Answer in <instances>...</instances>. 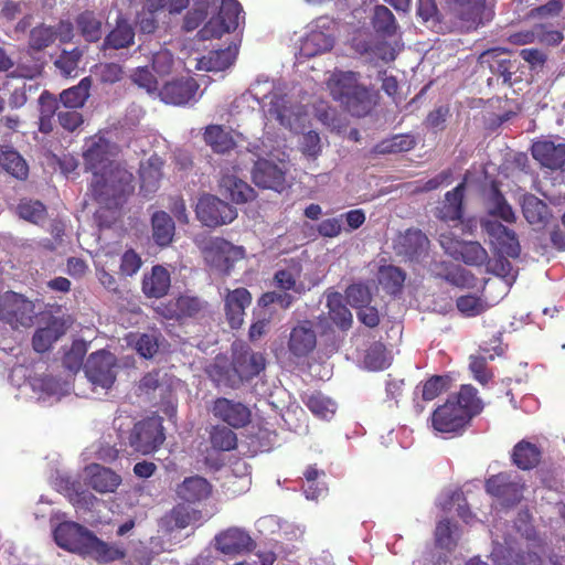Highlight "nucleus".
Instances as JSON below:
<instances>
[{
  "label": "nucleus",
  "mask_w": 565,
  "mask_h": 565,
  "mask_svg": "<svg viewBox=\"0 0 565 565\" xmlns=\"http://www.w3.org/2000/svg\"><path fill=\"white\" fill-rule=\"evenodd\" d=\"M210 443L215 450L231 451L237 446V436L231 428L216 425L210 431Z\"/></svg>",
  "instance_id": "obj_51"
},
{
  "label": "nucleus",
  "mask_w": 565,
  "mask_h": 565,
  "mask_svg": "<svg viewBox=\"0 0 565 565\" xmlns=\"http://www.w3.org/2000/svg\"><path fill=\"white\" fill-rule=\"evenodd\" d=\"M330 320L342 331H348L353 323V317L349 308L342 302L339 295L328 298Z\"/></svg>",
  "instance_id": "obj_48"
},
{
  "label": "nucleus",
  "mask_w": 565,
  "mask_h": 565,
  "mask_svg": "<svg viewBox=\"0 0 565 565\" xmlns=\"http://www.w3.org/2000/svg\"><path fill=\"white\" fill-rule=\"evenodd\" d=\"M349 303L358 310L371 302L372 296L369 288L362 284H353L345 290Z\"/></svg>",
  "instance_id": "obj_57"
},
{
  "label": "nucleus",
  "mask_w": 565,
  "mask_h": 565,
  "mask_svg": "<svg viewBox=\"0 0 565 565\" xmlns=\"http://www.w3.org/2000/svg\"><path fill=\"white\" fill-rule=\"evenodd\" d=\"M416 145L414 136L409 134H399L393 136L391 139L383 140L376 146L379 153H397L409 151Z\"/></svg>",
  "instance_id": "obj_52"
},
{
  "label": "nucleus",
  "mask_w": 565,
  "mask_h": 565,
  "mask_svg": "<svg viewBox=\"0 0 565 565\" xmlns=\"http://www.w3.org/2000/svg\"><path fill=\"white\" fill-rule=\"evenodd\" d=\"M152 237L159 246H168L174 236V222L164 211H158L152 215Z\"/></svg>",
  "instance_id": "obj_35"
},
{
  "label": "nucleus",
  "mask_w": 565,
  "mask_h": 565,
  "mask_svg": "<svg viewBox=\"0 0 565 565\" xmlns=\"http://www.w3.org/2000/svg\"><path fill=\"white\" fill-rule=\"evenodd\" d=\"M202 254L209 266L228 274L234 263L243 258L244 249L222 237H213L204 244Z\"/></svg>",
  "instance_id": "obj_10"
},
{
  "label": "nucleus",
  "mask_w": 565,
  "mask_h": 565,
  "mask_svg": "<svg viewBox=\"0 0 565 565\" xmlns=\"http://www.w3.org/2000/svg\"><path fill=\"white\" fill-rule=\"evenodd\" d=\"M128 439L137 452L148 455L156 451L164 441L162 418L153 416L136 423Z\"/></svg>",
  "instance_id": "obj_7"
},
{
  "label": "nucleus",
  "mask_w": 565,
  "mask_h": 565,
  "mask_svg": "<svg viewBox=\"0 0 565 565\" xmlns=\"http://www.w3.org/2000/svg\"><path fill=\"white\" fill-rule=\"evenodd\" d=\"M212 487L210 482L200 476L185 478L177 488V494L186 502H198L207 499Z\"/></svg>",
  "instance_id": "obj_31"
},
{
  "label": "nucleus",
  "mask_w": 565,
  "mask_h": 565,
  "mask_svg": "<svg viewBox=\"0 0 565 565\" xmlns=\"http://www.w3.org/2000/svg\"><path fill=\"white\" fill-rule=\"evenodd\" d=\"M200 519V512L189 507L179 504L170 513V520L173 527L182 530L196 522Z\"/></svg>",
  "instance_id": "obj_55"
},
{
  "label": "nucleus",
  "mask_w": 565,
  "mask_h": 565,
  "mask_svg": "<svg viewBox=\"0 0 565 565\" xmlns=\"http://www.w3.org/2000/svg\"><path fill=\"white\" fill-rule=\"evenodd\" d=\"M333 44L334 39L332 35L326 34L319 30H313L302 40L300 51L305 56L311 57L330 51Z\"/></svg>",
  "instance_id": "obj_37"
},
{
  "label": "nucleus",
  "mask_w": 565,
  "mask_h": 565,
  "mask_svg": "<svg viewBox=\"0 0 565 565\" xmlns=\"http://www.w3.org/2000/svg\"><path fill=\"white\" fill-rule=\"evenodd\" d=\"M319 476H324V471L318 470L317 467L308 466L303 472V477L307 481V486L305 488V495L307 499L317 500L320 495H322L327 491V487L321 488H312V483H315Z\"/></svg>",
  "instance_id": "obj_62"
},
{
  "label": "nucleus",
  "mask_w": 565,
  "mask_h": 565,
  "mask_svg": "<svg viewBox=\"0 0 565 565\" xmlns=\"http://www.w3.org/2000/svg\"><path fill=\"white\" fill-rule=\"evenodd\" d=\"M316 324L311 320H301L295 324L289 333L287 348L289 353L298 359L307 358L317 347Z\"/></svg>",
  "instance_id": "obj_15"
},
{
  "label": "nucleus",
  "mask_w": 565,
  "mask_h": 565,
  "mask_svg": "<svg viewBox=\"0 0 565 565\" xmlns=\"http://www.w3.org/2000/svg\"><path fill=\"white\" fill-rule=\"evenodd\" d=\"M253 182L263 189L281 192L286 186V171L267 159H258L252 170Z\"/></svg>",
  "instance_id": "obj_20"
},
{
  "label": "nucleus",
  "mask_w": 565,
  "mask_h": 565,
  "mask_svg": "<svg viewBox=\"0 0 565 565\" xmlns=\"http://www.w3.org/2000/svg\"><path fill=\"white\" fill-rule=\"evenodd\" d=\"M225 316L232 329H238L244 322L245 309L252 302V295L246 288H236L225 296Z\"/></svg>",
  "instance_id": "obj_22"
},
{
  "label": "nucleus",
  "mask_w": 565,
  "mask_h": 565,
  "mask_svg": "<svg viewBox=\"0 0 565 565\" xmlns=\"http://www.w3.org/2000/svg\"><path fill=\"white\" fill-rule=\"evenodd\" d=\"M87 484L99 493L115 492L121 482V478L115 471L98 463L86 468Z\"/></svg>",
  "instance_id": "obj_25"
},
{
  "label": "nucleus",
  "mask_w": 565,
  "mask_h": 565,
  "mask_svg": "<svg viewBox=\"0 0 565 565\" xmlns=\"http://www.w3.org/2000/svg\"><path fill=\"white\" fill-rule=\"evenodd\" d=\"M547 205L535 196H530L524 201L523 215L532 224H541L546 218Z\"/></svg>",
  "instance_id": "obj_54"
},
{
  "label": "nucleus",
  "mask_w": 565,
  "mask_h": 565,
  "mask_svg": "<svg viewBox=\"0 0 565 565\" xmlns=\"http://www.w3.org/2000/svg\"><path fill=\"white\" fill-rule=\"evenodd\" d=\"M92 79L89 76L84 77L75 86L61 92L58 96L60 103L70 109L82 108L89 97Z\"/></svg>",
  "instance_id": "obj_34"
},
{
  "label": "nucleus",
  "mask_w": 565,
  "mask_h": 565,
  "mask_svg": "<svg viewBox=\"0 0 565 565\" xmlns=\"http://www.w3.org/2000/svg\"><path fill=\"white\" fill-rule=\"evenodd\" d=\"M211 412L216 419L235 429L247 426L252 420V412L245 404L226 397H217Z\"/></svg>",
  "instance_id": "obj_17"
},
{
  "label": "nucleus",
  "mask_w": 565,
  "mask_h": 565,
  "mask_svg": "<svg viewBox=\"0 0 565 565\" xmlns=\"http://www.w3.org/2000/svg\"><path fill=\"white\" fill-rule=\"evenodd\" d=\"M200 88L195 78L180 77L167 82L160 89L159 96L166 104L173 106H185L196 102V94Z\"/></svg>",
  "instance_id": "obj_14"
},
{
  "label": "nucleus",
  "mask_w": 565,
  "mask_h": 565,
  "mask_svg": "<svg viewBox=\"0 0 565 565\" xmlns=\"http://www.w3.org/2000/svg\"><path fill=\"white\" fill-rule=\"evenodd\" d=\"M446 15L462 32L476 31L493 19L486 0H445Z\"/></svg>",
  "instance_id": "obj_5"
},
{
  "label": "nucleus",
  "mask_w": 565,
  "mask_h": 565,
  "mask_svg": "<svg viewBox=\"0 0 565 565\" xmlns=\"http://www.w3.org/2000/svg\"><path fill=\"white\" fill-rule=\"evenodd\" d=\"M266 367V358L255 352L243 341H234L231 345V361L217 355L206 369L209 377L217 385L238 388L244 382L258 376Z\"/></svg>",
  "instance_id": "obj_1"
},
{
  "label": "nucleus",
  "mask_w": 565,
  "mask_h": 565,
  "mask_svg": "<svg viewBox=\"0 0 565 565\" xmlns=\"http://www.w3.org/2000/svg\"><path fill=\"white\" fill-rule=\"evenodd\" d=\"M440 244L451 257L470 266H481L488 259L487 250L478 242L455 241L443 235Z\"/></svg>",
  "instance_id": "obj_18"
},
{
  "label": "nucleus",
  "mask_w": 565,
  "mask_h": 565,
  "mask_svg": "<svg viewBox=\"0 0 565 565\" xmlns=\"http://www.w3.org/2000/svg\"><path fill=\"white\" fill-rule=\"evenodd\" d=\"M430 242L418 228H408L395 242L396 254L409 262L420 263L429 253Z\"/></svg>",
  "instance_id": "obj_16"
},
{
  "label": "nucleus",
  "mask_w": 565,
  "mask_h": 565,
  "mask_svg": "<svg viewBox=\"0 0 565 565\" xmlns=\"http://www.w3.org/2000/svg\"><path fill=\"white\" fill-rule=\"evenodd\" d=\"M34 316V303L23 295L7 291L0 297V320L13 329L31 327Z\"/></svg>",
  "instance_id": "obj_6"
},
{
  "label": "nucleus",
  "mask_w": 565,
  "mask_h": 565,
  "mask_svg": "<svg viewBox=\"0 0 565 565\" xmlns=\"http://www.w3.org/2000/svg\"><path fill=\"white\" fill-rule=\"evenodd\" d=\"M17 214L33 224H39L46 217V207L39 200L22 199L17 206Z\"/></svg>",
  "instance_id": "obj_50"
},
{
  "label": "nucleus",
  "mask_w": 565,
  "mask_h": 565,
  "mask_svg": "<svg viewBox=\"0 0 565 565\" xmlns=\"http://www.w3.org/2000/svg\"><path fill=\"white\" fill-rule=\"evenodd\" d=\"M507 51L502 47H493L480 55L481 63H488L492 74L502 77L503 83L512 86V74L515 63L509 58H499Z\"/></svg>",
  "instance_id": "obj_30"
},
{
  "label": "nucleus",
  "mask_w": 565,
  "mask_h": 565,
  "mask_svg": "<svg viewBox=\"0 0 565 565\" xmlns=\"http://www.w3.org/2000/svg\"><path fill=\"white\" fill-rule=\"evenodd\" d=\"M57 39V31L54 26L40 24L30 31L29 46L31 50L40 52L52 45Z\"/></svg>",
  "instance_id": "obj_49"
},
{
  "label": "nucleus",
  "mask_w": 565,
  "mask_h": 565,
  "mask_svg": "<svg viewBox=\"0 0 565 565\" xmlns=\"http://www.w3.org/2000/svg\"><path fill=\"white\" fill-rule=\"evenodd\" d=\"M466 184L459 183L445 195V204L443 207L444 217L450 221H458L462 217V203Z\"/></svg>",
  "instance_id": "obj_47"
},
{
  "label": "nucleus",
  "mask_w": 565,
  "mask_h": 565,
  "mask_svg": "<svg viewBox=\"0 0 565 565\" xmlns=\"http://www.w3.org/2000/svg\"><path fill=\"white\" fill-rule=\"evenodd\" d=\"M511 458L519 469L531 470L541 462L542 451L535 444L521 440L513 447Z\"/></svg>",
  "instance_id": "obj_32"
},
{
  "label": "nucleus",
  "mask_w": 565,
  "mask_h": 565,
  "mask_svg": "<svg viewBox=\"0 0 565 565\" xmlns=\"http://www.w3.org/2000/svg\"><path fill=\"white\" fill-rule=\"evenodd\" d=\"M406 273L394 265L382 266L379 271V280L383 288L392 295L398 294L405 282Z\"/></svg>",
  "instance_id": "obj_42"
},
{
  "label": "nucleus",
  "mask_w": 565,
  "mask_h": 565,
  "mask_svg": "<svg viewBox=\"0 0 565 565\" xmlns=\"http://www.w3.org/2000/svg\"><path fill=\"white\" fill-rule=\"evenodd\" d=\"M76 25L87 42H97L102 39V21L93 11H84L76 18Z\"/></svg>",
  "instance_id": "obj_41"
},
{
  "label": "nucleus",
  "mask_w": 565,
  "mask_h": 565,
  "mask_svg": "<svg viewBox=\"0 0 565 565\" xmlns=\"http://www.w3.org/2000/svg\"><path fill=\"white\" fill-rule=\"evenodd\" d=\"M302 402L313 415L323 419L333 416L337 409L335 403L319 391L307 394Z\"/></svg>",
  "instance_id": "obj_39"
},
{
  "label": "nucleus",
  "mask_w": 565,
  "mask_h": 565,
  "mask_svg": "<svg viewBox=\"0 0 565 565\" xmlns=\"http://www.w3.org/2000/svg\"><path fill=\"white\" fill-rule=\"evenodd\" d=\"M564 35L559 30L552 29L547 24H535V42L547 46H556L562 43Z\"/></svg>",
  "instance_id": "obj_58"
},
{
  "label": "nucleus",
  "mask_w": 565,
  "mask_h": 565,
  "mask_svg": "<svg viewBox=\"0 0 565 565\" xmlns=\"http://www.w3.org/2000/svg\"><path fill=\"white\" fill-rule=\"evenodd\" d=\"M268 114L275 117L281 125H285L290 114L287 96L273 94L269 100Z\"/></svg>",
  "instance_id": "obj_61"
},
{
  "label": "nucleus",
  "mask_w": 565,
  "mask_h": 565,
  "mask_svg": "<svg viewBox=\"0 0 565 565\" xmlns=\"http://www.w3.org/2000/svg\"><path fill=\"white\" fill-rule=\"evenodd\" d=\"M469 369L473 379L482 385L488 384L493 376L492 372L488 369L487 359L481 355L470 356Z\"/></svg>",
  "instance_id": "obj_63"
},
{
  "label": "nucleus",
  "mask_w": 565,
  "mask_h": 565,
  "mask_svg": "<svg viewBox=\"0 0 565 565\" xmlns=\"http://www.w3.org/2000/svg\"><path fill=\"white\" fill-rule=\"evenodd\" d=\"M171 286L169 271L161 265L152 267L151 271L143 275L142 292L148 298L159 299L166 296Z\"/></svg>",
  "instance_id": "obj_26"
},
{
  "label": "nucleus",
  "mask_w": 565,
  "mask_h": 565,
  "mask_svg": "<svg viewBox=\"0 0 565 565\" xmlns=\"http://www.w3.org/2000/svg\"><path fill=\"white\" fill-rule=\"evenodd\" d=\"M448 399L456 405L465 416H468L470 422L481 414L484 408L483 401L479 396L478 390L471 384L461 385L458 392L448 396Z\"/></svg>",
  "instance_id": "obj_23"
},
{
  "label": "nucleus",
  "mask_w": 565,
  "mask_h": 565,
  "mask_svg": "<svg viewBox=\"0 0 565 565\" xmlns=\"http://www.w3.org/2000/svg\"><path fill=\"white\" fill-rule=\"evenodd\" d=\"M242 7L236 0H223L218 14L212 18L201 30L204 39L221 38L224 33L235 31L238 26Z\"/></svg>",
  "instance_id": "obj_13"
},
{
  "label": "nucleus",
  "mask_w": 565,
  "mask_h": 565,
  "mask_svg": "<svg viewBox=\"0 0 565 565\" xmlns=\"http://www.w3.org/2000/svg\"><path fill=\"white\" fill-rule=\"evenodd\" d=\"M111 143L104 137H98L84 151V160L87 169L95 172H103L111 162L109 160Z\"/></svg>",
  "instance_id": "obj_28"
},
{
  "label": "nucleus",
  "mask_w": 565,
  "mask_h": 565,
  "mask_svg": "<svg viewBox=\"0 0 565 565\" xmlns=\"http://www.w3.org/2000/svg\"><path fill=\"white\" fill-rule=\"evenodd\" d=\"M163 164V160L157 154L140 164V190L145 192V195L154 193L159 189Z\"/></svg>",
  "instance_id": "obj_29"
},
{
  "label": "nucleus",
  "mask_w": 565,
  "mask_h": 565,
  "mask_svg": "<svg viewBox=\"0 0 565 565\" xmlns=\"http://www.w3.org/2000/svg\"><path fill=\"white\" fill-rule=\"evenodd\" d=\"M81 57L82 52L78 49L63 51L55 61V65L65 76H71L77 70Z\"/></svg>",
  "instance_id": "obj_59"
},
{
  "label": "nucleus",
  "mask_w": 565,
  "mask_h": 565,
  "mask_svg": "<svg viewBox=\"0 0 565 565\" xmlns=\"http://www.w3.org/2000/svg\"><path fill=\"white\" fill-rule=\"evenodd\" d=\"M236 58V50L227 46L226 49L211 51L204 56L202 63L209 72H221L228 68Z\"/></svg>",
  "instance_id": "obj_45"
},
{
  "label": "nucleus",
  "mask_w": 565,
  "mask_h": 565,
  "mask_svg": "<svg viewBox=\"0 0 565 565\" xmlns=\"http://www.w3.org/2000/svg\"><path fill=\"white\" fill-rule=\"evenodd\" d=\"M215 541L217 550L224 554H241L255 547L248 533L239 529H228L218 534Z\"/></svg>",
  "instance_id": "obj_24"
},
{
  "label": "nucleus",
  "mask_w": 565,
  "mask_h": 565,
  "mask_svg": "<svg viewBox=\"0 0 565 565\" xmlns=\"http://www.w3.org/2000/svg\"><path fill=\"white\" fill-rule=\"evenodd\" d=\"M141 264L140 256L134 249L126 250L120 259V275L126 277L134 276L140 269Z\"/></svg>",
  "instance_id": "obj_64"
},
{
  "label": "nucleus",
  "mask_w": 565,
  "mask_h": 565,
  "mask_svg": "<svg viewBox=\"0 0 565 565\" xmlns=\"http://www.w3.org/2000/svg\"><path fill=\"white\" fill-rule=\"evenodd\" d=\"M532 157L544 168L563 170L565 167V143L551 140H539L532 145Z\"/></svg>",
  "instance_id": "obj_21"
},
{
  "label": "nucleus",
  "mask_w": 565,
  "mask_h": 565,
  "mask_svg": "<svg viewBox=\"0 0 565 565\" xmlns=\"http://www.w3.org/2000/svg\"><path fill=\"white\" fill-rule=\"evenodd\" d=\"M220 188L223 195L237 204L249 202L256 198L255 190L234 174L222 175Z\"/></svg>",
  "instance_id": "obj_27"
},
{
  "label": "nucleus",
  "mask_w": 565,
  "mask_h": 565,
  "mask_svg": "<svg viewBox=\"0 0 565 565\" xmlns=\"http://www.w3.org/2000/svg\"><path fill=\"white\" fill-rule=\"evenodd\" d=\"M449 376L447 375H433L424 382H420L415 390V395H420L422 401L431 402L437 398L443 392L447 391Z\"/></svg>",
  "instance_id": "obj_43"
},
{
  "label": "nucleus",
  "mask_w": 565,
  "mask_h": 565,
  "mask_svg": "<svg viewBox=\"0 0 565 565\" xmlns=\"http://www.w3.org/2000/svg\"><path fill=\"white\" fill-rule=\"evenodd\" d=\"M487 493L497 498L503 505L512 507L523 499L525 484L520 476L513 472H499L486 480Z\"/></svg>",
  "instance_id": "obj_8"
},
{
  "label": "nucleus",
  "mask_w": 565,
  "mask_h": 565,
  "mask_svg": "<svg viewBox=\"0 0 565 565\" xmlns=\"http://www.w3.org/2000/svg\"><path fill=\"white\" fill-rule=\"evenodd\" d=\"M360 74L353 71L334 72L327 82L332 98L354 117H365L376 105L370 88L359 83Z\"/></svg>",
  "instance_id": "obj_4"
},
{
  "label": "nucleus",
  "mask_w": 565,
  "mask_h": 565,
  "mask_svg": "<svg viewBox=\"0 0 565 565\" xmlns=\"http://www.w3.org/2000/svg\"><path fill=\"white\" fill-rule=\"evenodd\" d=\"M135 349L140 356L151 359L159 350V337L154 333H142L138 337Z\"/></svg>",
  "instance_id": "obj_60"
},
{
  "label": "nucleus",
  "mask_w": 565,
  "mask_h": 565,
  "mask_svg": "<svg viewBox=\"0 0 565 565\" xmlns=\"http://www.w3.org/2000/svg\"><path fill=\"white\" fill-rule=\"evenodd\" d=\"M372 25L375 32L384 38L394 36L398 28L394 14L383 4L375 6Z\"/></svg>",
  "instance_id": "obj_38"
},
{
  "label": "nucleus",
  "mask_w": 565,
  "mask_h": 565,
  "mask_svg": "<svg viewBox=\"0 0 565 565\" xmlns=\"http://www.w3.org/2000/svg\"><path fill=\"white\" fill-rule=\"evenodd\" d=\"M56 544L70 552L89 555L98 562H114L126 556L125 550L98 539L92 531L75 522H62L54 530Z\"/></svg>",
  "instance_id": "obj_2"
},
{
  "label": "nucleus",
  "mask_w": 565,
  "mask_h": 565,
  "mask_svg": "<svg viewBox=\"0 0 565 565\" xmlns=\"http://www.w3.org/2000/svg\"><path fill=\"white\" fill-rule=\"evenodd\" d=\"M457 309L466 317H476L487 310L484 301L473 295L460 296L456 300Z\"/></svg>",
  "instance_id": "obj_56"
},
{
  "label": "nucleus",
  "mask_w": 565,
  "mask_h": 565,
  "mask_svg": "<svg viewBox=\"0 0 565 565\" xmlns=\"http://www.w3.org/2000/svg\"><path fill=\"white\" fill-rule=\"evenodd\" d=\"M195 212L199 221L209 227L228 224L237 216L235 207L214 195L202 196Z\"/></svg>",
  "instance_id": "obj_12"
},
{
  "label": "nucleus",
  "mask_w": 565,
  "mask_h": 565,
  "mask_svg": "<svg viewBox=\"0 0 565 565\" xmlns=\"http://www.w3.org/2000/svg\"><path fill=\"white\" fill-rule=\"evenodd\" d=\"M471 422L448 398L437 406L430 415V425L434 431L454 438L461 436Z\"/></svg>",
  "instance_id": "obj_9"
},
{
  "label": "nucleus",
  "mask_w": 565,
  "mask_h": 565,
  "mask_svg": "<svg viewBox=\"0 0 565 565\" xmlns=\"http://www.w3.org/2000/svg\"><path fill=\"white\" fill-rule=\"evenodd\" d=\"M489 203L490 215L499 217L510 224L516 221V216L512 206L508 203L507 199L498 186H492Z\"/></svg>",
  "instance_id": "obj_46"
},
{
  "label": "nucleus",
  "mask_w": 565,
  "mask_h": 565,
  "mask_svg": "<svg viewBox=\"0 0 565 565\" xmlns=\"http://www.w3.org/2000/svg\"><path fill=\"white\" fill-rule=\"evenodd\" d=\"M0 166L18 180H25L29 175V167L21 154L12 148L0 149Z\"/></svg>",
  "instance_id": "obj_36"
},
{
  "label": "nucleus",
  "mask_w": 565,
  "mask_h": 565,
  "mask_svg": "<svg viewBox=\"0 0 565 565\" xmlns=\"http://www.w3.org/2000/svg\"><path fill=\"white\" fill-rule=\"evenodd\" d=\"M203 139L215 153L224 154L236 146L231 132L221 125L207 126L203 134Z\"/></svg>",
  "instance_id": "obj_33"
},
{
  "label": "nucleus",
  "mask_w": 565,
  "mask_h": 565,
  "mask_svg": "<svg viewBox=\"0 0 565 565\" xmlns=\"http://www.w3.org/2000/svg\"><path fill=\"white\" fill-rule=\"evenodd\" d=\"M116 356L109 351L99 350L88 356L84 370L93 384L109 388L116 381Z\"/></svg>",
  "instance_id": "obj_11"
},
{
  "label": "nucleus",
  "mask_w": 565,
  "mask_h": 565,
  "mask_svg": "<svg viewBox=\"0 0 565 565\" xmlns=\"http://www.w3.org/2000/svg\"><path fill=\"white\" fill-rule=\"evenodd\" d=\"M63 332L54 326L40 328L32 338V347L39 353L49 351L52 344L57 341Z\"/></svg>",
  "instance_id": "obj_53"
},
{
  "label": "nucleus",
  "mask_w": 565,
  "mask_h": 565,
  "mask_svg": "<svg viewBox=\"0 0 565 565\" xmlns=\"http://www.w3.org/2000/svg\"><path fill=\"white\" fill-rule=\"evenodd\" d=\"M417 15L437 32H450L452 29L440 20L435 0H417Z\"/></svg>",
  "instance_id": "obj_44"
},
{
  "label": "nucleus",
  "mask_w": 565,
  "mask_h": 565,
  "mask_svg": "<svg viewBox=\"0 0 565 565\" xmlns=\"http://www.w3.org/2000/svg\"><path fill=\"white\" fill-rule=\"evenodd\" d=\"M134 179L126 168L110 162L105 171L93 175V199L107 210H119L135 191Z\"/></svg>",
  "instance_id": "obj_3"
},
{
  "label": "nucleus",
  "mask_w": 565,
  "mask_h": 565,
  "mask_svg": "<svg viewBox=\"0 0 565 565\" xmlns=\"http://www.w3.org/2000/svg\"><path fill=\"white\" fill-rule=\"evenodd\" d=\"M135 32L134 29L125 21L117 23L116 28L111 30L104 40V49H125L134 44Z\"/></svg>",
  "instance_id": "obj_40"
},
{
  "label": "nucleus",
  "mask_w": 565,
  "mask_h": 565,
  "mask_svg": "<svg viewBox=\"0 0 565 565\" xmlns=\"http://www.w3.org/2000/svg\"><path fill=\"white\" fill-rule=\"evenodd\" d=\"M486 233L491 237L499 254L511 258H518L521 253V246L518 235L513 230L508 228L499 221L487 220L482 223Z\"/></svg>",
  "instance_id": "obj_19"
}]
</instances>
